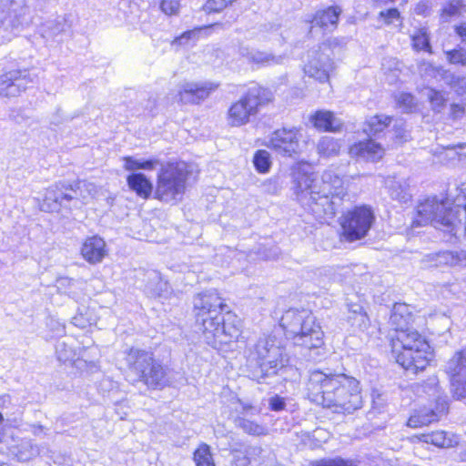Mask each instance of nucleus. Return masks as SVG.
<instances>
[{
    "label": "nucleus",
    "instance_id": "obj_40",
    "mask_svg": "<svg viewBox=\"0 0 466 466\" xmlns=\"http://www.w3.org/2000/svg\"><path fill=\"white\" fill-rule=\"evenodd\" d=\"M412 46L417 51L424 50L431 53L430 40L426 29H420L412 35Z\"/></svg>",
    "mask_w": 466,
    "mask_h": 466
},
{
    "label": "nucleus",
    "instance_id": "obj_28",
    "mask_svg": "<svg viewBox=\"0 0 466 466\" xmlns=\"http://www.w3.org/2000/svg\"><path fill=\"white\" fill-rule=\"evenodd\" d=\"M127 182L128 187L143 198H147L153 190L151 181L142 173L129 175Z\"/></svg>",
    "mask_w": 466,
    "mask_h": 466
},
{
    "label": "nucleus",
    "instance_id": "obj_16",
    "mask_svg": "<svg viewBox=\"0 0 466 466\" xmlns=\"http://www.w3.org/2000/svg\"><path fill=\"white\" fill-rule=\"evenodd\" d=\"M451 389L457 399L466 397V350L457 351L446 363Z\"/></svg>",
    "mask_w": 466,
    "mask_h": 466
},
{
    "label": "nucleus",
    "instance_id": "obj_22",
    "mask_svg": "<svg viewBox=\"0 0 466 466\" xmlns=\"http://www.w3.org/2000/svg\"><path fill=\"white\" fill-rule=\"evenodd\" d=\"M243 410L244 413L235 418V426L246 434L251 436L260 437L267 435L268 430L265 424L258 423V421L248 418V411L253 410L254 408L250 405H245L243 406Z\"/></svg>",
    "mask_w": 466,
    "mask_h": 466
},
{
    "label": "nucleus",
    "instance_id": "obj_7",
    "mask_svg": "<svg viewBox=\"0 0 466 466\" xmlns=\"http://www.w3.org/2000/svg\"><path fill=\"white\" fill-rule=\"evenodd\" d=\"M126 362L131 372L148 388H163L168 382L163 365L150 351L131 348L127 351Z\"/></svg>",
    "mask_w": 466,
    "mask_h": 466
},
{
    "label": "nucleus",
    "instance_id": "obj_14",
    "mask_svg": "<svg viewBox=\"0 0 466 466\" xmlns=\"http://www.w3.org/2000/svg\"><path fill=\"white\" fill-rule=\"evenodd\" d=\"M193 310L196 318L201 320H216L221 314H230L228 306L222 302L215 290L198 294L193 300Z\"/></svg>",
    "mask_w": 466,
    "mask_h": 466
},
{
    "label": "nucleus",
    "instance_id": "obj_52",
    "mask_svg": "<svg viewBox=\"0 0 466 466\" xmlns=\"http://www.w3.org/2000/svg\"><path fill=\"white\" fill-rule=\"evenodd\" d=\"M268 405L271 410H283L286 407L285 399L279 395H275L268 400Z\"/></svg>",
    "mask_w": 466,
    "mask_h": 466
},
{
    "label": "nucleus",
    "instance_id": "obj_20",
    "mask_svg": "<svg viewBox=\"0 0 466 466\" xmlns=\"http://www.w3.org/2000/svg\"><path fill=\"white\" fill-rule=\"evenodd\" d=\"M349 153L352 157L376 162L382 158L385 149L375 140L368 139L353 144L350 147Z\"/></svg>",
    "mask_w": 466,
    "mask_h": 466
},
{
    "label": "nucleus",
    "instance_id": "obj_57",
    "mask_svg": "<svg viewBox=\"0 0 466 466\" xmlns=\"http://www.w3.org/2000/svg\"><path fill=\"white\" fill-rule=\"evenodd\" d=\"M451 112L454 117H460L463 113V108L459 105H452Z\"/></svg>",
    "mask_w": 466,
    "mask_h": 466
},
{
    "label": "nucleus",
    "instance_id": "obj_30",
    "mask_svg": "<svg viewBox=\"0 0 466 466\" xmlns=\"http://www.w3.org/2000/svg\"><path fill=\"white\" fill-rule=\"evenodd\" d=\"M39 453L38 447L31 440H22L15 447V455L20 461H28Z\"/></svg>",
    "mask_w": 466,
    "mask_h": 466
},
{
    "label": "nucleus",
    "instance_id": "obj_59",
    "mask_svg": "<svg viewBox=\"0 0 466 466\" xmlns=\"http://www.w3.org/2000/svg\"><path fill=\"white\" fill-rule=\"evenodd\" d=\"M466 147V145H461V144H459V145H456V146H448L446 148L447 149H450V150H453V149H456V148H460V149H462Z\"/></svg>",
    "mask_w": 466,
    "mask_h": 466
},
{
    "label": "nucleus",
    "instance_id": "obj_58",
    "mask_svg": "<svg viewBox=\"0 0 466 466\" xmlns=\"http://www.w3.org/2000/svg\"><path fill=\"white\" fill-rule=\"evenodd\" d=\"M217 326L218 327L216 328V329H218V327L221 326V329H223V331L226 332V329H230L231 327H233V322H226V321L218 322Z\"/></svg>",
    "mask_w": 466,
    "mask_h": 466
},
{
    "label": "nucleus",
    "instance_id": "obj_5",
    "mask_svg": "<svg viewBox=\"0 0 466 466\" xmlns=\"http://www.w3.org/2000/svg\"><path fill=\"white\" fill-rule=\"evenodd\" d=\"M401 345V350L396 356V361L407 371L417 374L429 365L430 345L414 329L408 326L397 327L392 336Z\"/></svg>",
    "mask_w": 466,
    "mask_h": 466
},
{
    "label": "nucleus",
    "instance_id": "obj_42",
    "mask_svg": "<svg viewBox=\"0 0 466 466\" xmlns=\"http://www.w3.org/2000/svg\"><path fill=\"white\" fill-rule=\"evenodd\" d=\"M412 317L410 307L405 303H396L393 306L390 320H407Z\"/></svg>",
    "mask_w": 466,
    "mask_h": 466
},
{
    "label": "nucleus",
    "instance_id": "obj_17",
    "mask_svg": "<svg viewBox=\"0 0 466 466\" xmlns=\"http://www.w3.org/2000/svg\"><path fill=\"white\" fill-rule=\"evenodd\" d=\"M33 76L27 69H13L0 76V96L15 97L24 92L29 84L35 82Z\"/></svg>",
    "mask_w": 466,
    "mask_h": 466
},
{
    "label": "nucleus",
    "instance_id": "obj_33",
    "mask_svg": "<svg viewBox=\"0 0 466 466\" xmlns=\"http://www.w3.org/2000/svg\"><path fill=\"white\" fill-rule=\"evenodd\" d=\"M193 460L196 466H215L210 447L206 443L200 444L195 451Z\"/></svg>",
    "mask_w": 466,
    "mask_h": 466
},
{
    "label": "nucleus",
    "instance_id": "obj_49",
    "mask_svg": "<svg viewBox=\"0 0 466 466\" xmlns=\"http://www.w3.org/2000/svg\"><path fill=\"white\" fill-rule=\"evenodd\" d=\"M450 85L458 94L466 93V76H452Z\"/></svg>",
    "mask_w": 466,
    "mask_h": 466
},
{
    "label": "nucleus",
    "instance_id": "obj_3",
    "mask_svg": "<svg viewBox=\"0 0 466 466\" xmlns=\"http://www.w3.org/2000/svg\"><path fill=\"white\" fill-rule=\"evenodd\" d=\"M359 381L345 374L310 372L306 390L309 400L336 413H353L361 408Z\"/></svg>",
    "mask_w": 466,
    "mask_h": 466
},
{
    "label": "nucleus",
    "instance_id": "obj_12",
    "mask_svg": "<svg viewBox=\"0 0 466 466\" xmlns=\"http://www.w3.org/2000/svg\"><path fill=\"white\" fill-rule=\"evenodd\" d=\"M30 22L27 0H7L5 9L0 11V28L5 33L3 37L7 40Z\"/></svg>",
    "mask_w": 466,
    "mask_h": 466
},
{
    "label": "nucleus",
    "instance_id": "obj_31",
    "mask_svg": "<svg viewBox=\"0 0 466 466\" xmlns=\"http://www.w3.org/2000/svg\"><path fill=\"white\" fill-rule=\"evenodd\" d=\"M123 161L125 162L124 167L128 171H135L137 169L144 170H153L157 165L159 164L157 159H137L133 157H123Z\"/></svg>",
    "mask_w": 466,
    "mask_h": 466
},
{
    "label": "nucleus",
    "instance_id": "obj_19",
    "mask_svg": "<svg viewBox=\"0 0 466 466\" xmlns=\"http://www.w3.org/2000/svg\"><path fill=\"white\" fill-rule=\"evenodd\" d=\"M218 86L211 83H184L178 90L180 102L195 104L207 98Z\"/></svg>",
    "mask_w": 466,
    "mask_h": 466
},
{
    "label": "nucleus",
    "instance_id": "obj_18",
    "mask_svg": "<svg viewBox=\"0 0 466 466\" xmlns=\"http://www.w3.org/2000/svg\"><path fill=\"white\" fill-rule=\"evenodd\" d=\"M448 410L446 401L437 402L425 406L415 410L408 420V426L411 428L427 426L432 422L438 421L440 418Z\"/></svg>",
    "mask_w": 466,
    "mask_h": 466
},
{
    "label": "nucleus",
    "instance_id": "obj_21",
    "mask_svg": "<svg viewBox=\"0 0 466 466\" xmlns=\"http://www.w3.org/2000/svg\"><path fill=\"white\" fill-rule=\"evenodd\" d=\"M106 253L104 239L97 236L86 238L81 248V255L90 264L100 263Z\"/></svg>",
    "mask_w": 466,
    "mask_h": 466
},
{
    "label": "nucleus",
    "instance_id": "obj_53",
    "mask_svg": "<svg viewBox=\"0 0 466 466\" xmlns=\"http://www.w3.org/2000/svg\"><path fill=\"white\" fill-rule=\"evenodd\" d=\"M48 327L52 332L51 337H60L66 333L65 326L61 322H49Z\"/></svg>",
    "mask_w": 466,
    "mask_h": 466
},
{
    "label": "nucleus",
    "instance_id": "obj_45",
    "mask_svg": "<svg viewBox=\"0 0 466 466\" xmlns=\"http://www.w3.org/2000/svg\"><path fill=\"white\" fill-rule=\"evenodd\" d=\"M393 136L397 143H403L410 138V134L405 128L402 119H395L393 124Z\"/></svg>",
    "mask_w": 466,
    "mask_h": 466
},
{
    "label": "nucleus",
    "instance_id": "obj_50",
    "mask_svg": "<svg viewBox=\"0 0 466 466\" xmlns=\"http://www.w3.org/2000/svg\"><path fill=\"white\" fill-rule=\"evenodd\" d=\"M233 460L231 466H251L248 461L245 451L234 450L232 452Z\"/></svg>",
    "mask_w": 466,
    "mask_h": 466
},
{
    "label": "nucleus",
    "instance_id": "obj_25",
    "mask_svg": "<svg viewBox=\"0 0 466 466\" xmlns=\"http://www.w3.org/2000/svg\"><path fill=\"white\" fill-rule=\"evenodd\" d=\"M313 126L323 131L336 132L342 127V122L330 111L319 110L310 116Z\"/></svg>",
    "mask_w": 466,
    "mask_h": 466
},
{
    "label": "nucleus",
    "instance_id": "obj_46",
    "mask_svg": "<svg viewBox=\"0 0 466 466\" xmlns=\"http://www.w3.org/2000/svg\"><path fill=\"white\" fill-rule=\"evenodd\" d=\"M312 466H356L352 461L340 458L332 460H321L312 463Z\"/></svg>",
    "mask_w": 466,
    "mask_h": 466
},
{
    "label": "nucleus",
    "instance_id": "obj_60",
    "mask_svg": "<svg viewBox=\"0 0 466 466\" xmlns=\"http://www.w3.org/2000/svg\"><path fill=\"white\" fill-rule=\"evenodd\" d=\"M460 459L466 462V448L460 452Z\"/></svg>",
    "mask_w": 466,
    "mask_h": 466
},
{
    "label": "nucleus",
    "instance_id": "obj_11",
    "mask_svg": "<svg viewBox=\"0 0 466 466\" xmlns=\"http://www.w3.org/2000/svg\"><path fill=\"white\" fill-rule=\"evenodd\" d=\"M375 221L373 210L368 206L356 207L340 218L342 234L349 241L365 238Z\"/></svg>",
    "mask_w": 466,
    "mask_h": 466
},
{
    "label": "nucleus",
    "instance_id": "obj_55",
    "mask_svg": "<svg viewBox=\"0 0 466 466\" xmlns=\"http://www.w3.org/2000/svg\"><path fill=\"white\" fill-rule=\"evenodd\" d=\"M321 45H327L329 47V56H331L333 55L332 49L336 46L345 45V42L344 39L330 38Z\"/></svg>",
    "mask_w": 466,
    "mask_h": 466
},
{
    "label": "nucleus",
    "instance_id": "obj_38",
    "mask_svg": "<svg viewBox=\"0 0 466 466\" xmlns=\"http://www.w3.org/2000/svg\"><path fill=\"white\" fill-rule=\"evenodd\" d=\"M396 103L403 113L412 112L417 106L415 97L410 93H400L396 96Z\"/></svg>",
    "mask_w": 466,
    "mask_h": 466
},
{
    "label": "nucleus",
    "instance_id": "obj_61",
    "mask_svg": "<svg viewBox=\"0 0 466 466\" xmlns=\"http://www.w3.org/2000/svg\"><path fill=\"white\" fill-rule=\"evenodd\" d=\"M229 336H230L231 338H238V330L236 329V330H235V334H231V333H230V334H229Z\"/></svg>",
    "mask_w": 466,
    "mask_h": 466
},
{
    "label": "nucleus",
    "instance_id": "obj_4",
    "mask_svg": "<svg viewBox=\"0 0 466 466\" xmlns=\"http://www.w3.org/2000/svg\"><path fill=\"white\" fill-rule=\"evenodd\" d=\"M96 191V186L86 180L74 184L58 182L46 189L40 209L45 212L79 209L94 198Z\"/></svg>",
    "mask_w": 466,
    "mask_h": 466
},
{
    "label": "nucleus",
    "instance_id": "obj_64",
    "mask_svg": "<svg viewBox=\"0 0 466 466\" xmlns=\"http://www.w3.org/2000/svg\"><path fill=\"white\" fill-rule=\"evenodd\" d=\"M3 466H9V465H8V464H6V463H5V464H3Z\"/></svg>",
    "mask_w": 466,
    "mask_h": 466
},
{
    "label": "nucleus",
    "instance_id": "obj_34",
    "mask_svg": "<svg viewBox=\"0 0 466 466\" xmlns=\"http://www.w3.org/2000/svg\"><path fill=\"white\" fill-rule=\"evenodd\" d=\"M465 7L466 5L463 0H451L442 7L441 18L443 22H447L450 18L459 15L461 14V10Z\"/></svg>",
    "mask_w": 466,
    "mask_h": 466
},
{
    "label": "nucleus",
    "instance_id": "obj_39",
    "mask_svg": "<svg viewBox=\"0 0 466 466\" xmlns=\"http://www.w3.org/2000/svg\"><path fill=\"white\" fill-rule=\"evenodd\" d=\"M446 59L450 64L466 66V48L458 46L445 52Z\"/></svg>",
    "mask_w": 466,
    "mask_h": 466
},
{
    "label": "nucleus",
    "instance_id": "obj_6",
    "mask_svg": "<svg viewBox=\"0 0 466 466\" xmlns=\"http://www.w3.org/2000/svg\"><path fill=\"white\" fill-rule=\"evenodd\" d=\"M254 351L259 364L253 372V379L258 383L277 375L289 361L285 349L275 335L260 337L255 344Z\"/></svg>",
    "mask_w": 466,
    "mask_h": 466
},
{
    "label": "nucleus",
    "instance_id": "obj_32",
    "mask_svg": "<svg viewBox=\"0 0 466 466\" xmlns=\"http://www.w3.org/2000/svg\"><path fill=\"white\" fill-rule=\"evenodd\" d=\"M339 149V142L332 137L325 136L318 144V152L324 157L336 156Z\"/></svg>",
    "mask_w": 466,
    "mask_h": 466
},
{
    "label": "nucleus",
    "instance_id": "obj_2",
    "mask_svg": "<svg viewBox=\"0 0 466 466\" xmlns=\"http://www.w3.org/2000/svg\"><path fill=\"white\" fill-rule=\"evenodd\" d=\"M292 177L294 194L300 205L319 220L333 218L347 196L342 178L327 169L318 179L312 167L307 163L296 165Z\"/></svg>",
    "mask_w": 466,
    "mask_h": 466
},
{
    "label": "nucleus",
    "instance_id": "obj_47",
    "mask_svg": "<svg viewBox=\"0 0 466 466\" xmlns=\"http://www.w3.org/2000/svg\"><path fill=\"white\" fill-rule=\"evenodd\" d=\"M161 9L167 15H176L180 7L179 0H162Z\"/></svg>",
    "mask_w": 466,
    "mask_h": 466
},
{
    "label": "nucleus",
    "instance_id": "obj_26",
    "mask_svg": "<svg viewBox=\"0 0 466 466\" xmlns=\"http://www.w3.org/2000/svg\"><path fill=\"white\" fill-rule=\"evenodd\" d=\"M385 187L390 198L400 203H407L411 198L409 186L404 180H397L395 177H389L385 179Z\"/></svg>",
    "mask_w": 466,
    "mask_h": 466
},
{
    "label": "nucleus",
    "instance_id": "obj_10",
    "mask_svg": "<svg viewBox=\"0 0 466 466\" xmlns=\"http://www.w3.org/2000/svg\"><path fill=\"white\" fill-rule=\"evenodd\" d=\"M272 100V95L261 87H252L238 101L233 103L228 112V121L232 127L248 124L256 116L259 107Z\"/></svg>",
    "mask_w": 466,
    "mask_h": 466
},
{
    "label": "nucleus",
    "instance_id": "obj_36",
    "mask_svg": "<svg viewBox=\"0 0 466 466\" xmlns=\"http://www.w3.org/2000/svg\"><path fill=\"white\" fill-rule=\"evenodd\" d=\"M56 354L60 362L66 363L74 360L76 351L66 340H58L56 345Z\"/></svg>",
    "mask_w": 466,
    "mask_h": 466
},
{
    "label": "nucleus",
    "instance_id": "obj_56",
    "mask_svg": "<svg viewBox=\"0 0 466 466\" xmlns=\"http://www.w3.org/2000/svg\"><path fill=\"white\" fill-rule=\"evenodd\" d=\"M456 34L461 38L462 42H466V22L455 26Z\"/></svg>",
    "mask_w": 466,
    "mask_h": 466
},
{
    "label": "nucleus",
    "instance_id": "obj_13",
    "mask_svg": "<svg viewBox=\"0 0 466 466\" xmlns=\"http://www.w3.org/2000/svg\"><path fill=\"white\" fill-rule=\"evenodd\" d=\"M301 137L300 128L283 127L271 133L263 145L278 155L294 157L301 152Z\"/></svg>",
    "mask_w": 466,
    "mask_h": 466
},
{
    "label": "nucleus",
    "instance_id": "obj_43",
    "mask_svg": "<svg viewBox=\"0 0 466 466\" xmlns=\"http://www.w3.org/2000/svg\"><path fill=\"white\" fill-rule=\"evenodd\" d=\"M425 95L430 100L432 109L435 111H441L446 102L444 95L432 88H427L425 90Z\"/></svg>",
    "mask_w": 466,
    "mask_h": 466
},
{
    "label": "nucleus",
    "instance_id": "obj_48",
    "mask_svg": "<svg viewBox=\"0 0 466 466\" xmlns=\"http://www.w3.org/2000/svg\"><path fill=\"white\" fill-rule=\"evenodd\" d=\"M76 280L67 277H62L56 279V288L59 292L69 293Z\"/></svg>",
    "mask_w": 466,
    "mask_h": 466
},
{
    "label": "nucleus",
    "instance_id": "obj_15",
    "mask_svg": "<svg viewBox=\"0 0 466 466\" xmlns=\"http://www.w3.org/2000/svg\"><path fill=\"white\" fill-rule=\"evenodd\" d=\"M333 69L334 63L329 56V47L327 45H320L317 49H312L308 53V61L304 66V72L309 77L319 82H326Z\"/></svg>",
    "mask_w": 466,
    "mask_h": 466
},
{
    "label": "nucleus",
    "instance_id": "obj_37",
    "mask_svg": "<svg viewBox=\"0 0 466 466\" xmlns=\"http://www.w3.org/2000/svg\"><path fill=\"white\" fill-rule=\"evenodd\" d=\"M248 461L251 466H261L264 461V450L258 445H250L244 450Z\"/></svg>",
    "mask_w": 466,
    "mask_h": 466
},
{
    "label": "nucleus",
    "instance_id": "obj_62",
    "mask_svg": "<svg viewBox=\"0 0 466 466\" xmlns=\"http://www.w3.org/2000/svg\"><path fill=\"white\" fill-rule=\"evenodd\" d=\"M277 257H278L277 253H274V255H273V256H271V257H269V258H273V259H275V258H277Z\"/></svg>",
    "mask_w": 466,
    "mask_h": 466
},
{
    "label": "nucleus",
    "instance_id": "obj_1",
    "mask_svg": "<svg viewBox=\"0 0 466 466\" xmlns=\"http://www.w3.org/2000/svg\"><path fill=\"white\" fill-rule=\"evenodd\" d=\"M452 202L430 198L417 206L412 227L432 225L435 228L466 238V188H456ZM423 262L430 267L446 266L458 269L466 268V249L441 250L424 256Z\"/></svg>",
    "mask_w": 466,
    "mask_h": 466
},
{
    "label": "nucleus",
    "instance_id": "obj_51",
    "mask_svg": "<svg viewBox=\"0 0 466 466\" xmlns=\"http://www.w3.org/2000/svg\"><path fill=\"white\" fill-rule=\"evenodd\" d=\"M380 16L382 17L388 25L394 24L395 21H400V12L396 8L381 11Z\"/></svg>",
    "mask_w": 466,
    "mask_h": 466
},
{
    "label": "nucleus",
    "instance_id": "obj_41",
    "mask_svg": "<svg viewBox=\"0 0 466 466\" xmlns=\"http://www.w3.org/2000/svg\"><path fill=\"white\" fill-rule=\"evenodd\" d=\"M167 288V284L163 282L160 278L155 274L151 282L146 285V292L151 297H161Z\"/></svg>",
    "mask_w": 466,
    "mask_h": 466
},
{
    "label": "nucleus",
    "instance_id": "obj_8",
    "mask_svg": "<svg viewBox=\"0 0 466 466\" xmlns=\"http://www.w3.org/2000/svg\"><path fill=\"white\" fill-rule=\"evenodd\" d=\"M187 166L185 162H168L161 165L157 173L155 198L163 202L181 198L186 189Z\"/></svg>",
    "mask_w": 466,
    "mask_h": 466
},
{
    "label": "nucleus",
    "instance_id": "obj_9",
    "mask_svg": "<svg viewBox=\"0 0 466 466\" xmlns=\"http://www.w3.org/2000/svg\"><path fill=\"white\" fill-rule=\"evenodd\" d=\"M276 329L283 332L288 339L293 340L294 344L303 346L310 352L316 351V356L310 355L313 360L323 355L320 349L324 344V333L317 322H279Z\"/></svg>",
    "mask_w": 466,
    "mask_h": 466
},
{
    "label": "nucleus",
    "instance_id": "obj_44",
    "mask_svg": "<svg viewBox=\"0 0 466 466\" xmlns=\"http://www.w3.org/2000/svg\"><path fill=\"white\" fill-rule=\"evenodd\" d=\"M419 70L425 79L437 78L438 76H442L447 73L442 67H436L426 62L420 64Z\"/></svg>",
    "mask_w": 466,
    "mask_h": 466
},
{
    "label": "nucleus",
    "instance_id": "obj_23",
    "mask_svg": "<svg viewBox=\"0 0 466 466\" xmlns=\"http://www.w3.org/2000/svg\"><path fill=\"white\" fill-rule=\"evenodd\" d=\"M341 12L339 6H329L317 11L311 21L312 27L318 26L324 31H333L337 27Z\"/></svg>",
    "mask_w": 466,
    "mask_h": 466
},
{
    "label": "nucleus",
    "instance_id": "obj_27",
    "mask_svg": "<svg viewBox=\"0 0 466 466\" xmlns=\"http://www.w3.org/2000/svg\"><path fill=\"white\" fill-rule=\"evenodd\" d=\"M420 440L429 444L439 448H451L458 444V437L452 433L443 431H437L428 434H423Z\"/></svg>",
    "mask_w": 466,
    "mask_h": 466
},
{
    "label": "nucleus",
    "instance_id": "obj_35",
    "mask_svg": "<svg viewBox=\"0 0 466 466\" xmlns=\"http://www.w3.org/2000/svg\"><path fill=\"white\" fill-rule=\"evenodd\" d=\"M255 168L259 173H268L271 167L270 154L267 150H258L253 157Z\"/></svg>",
    "mask_w": 466,
    "mask_h": 466
},
{
    "label": "nucleus",
    "instance_id": "obj_24",
    "mask_svg": "<svg viewBox=\"0 0 466 466\" xmlns=\"http://www.w3.org/2000/svg\"><path fill=\"white\" fill-rule=\"evenodd\" d=\"M239 54L243 57L247 58L248 61L263 66L279 65L284 60V56H274L269 53L249 49L245 46H241L239 48Z\"/></svg>",
    "mask_w": 466,
    "mask_h": 466
},
{
    "label": "nucleus",
    "instance_id": "obj_29",
    "mask_svg": "<svg viewBox=\"0 0 466 466\" xmlns=\"http://www.w3.org/2000/svg\"><path fill=\"white\" fill-rule=\"evenodd\" d=\"M392 118L386 115H375L369 117L363 128L368 136H377L390 126Z\"/></svg>",
    "mask_w": 466,
    "mask_h": 466
},
{
    "label": "nucleus",
    "instance_id": "obj_63",
    "mask_svg": "<svg viewBox=\"0 0 466 466\" xmlns=\"http://www.w3.org/2000/svg\"><path fill=\"white\" fill-rule=\"evenodd\" d=\"M4 420V417L2 415V413L0 412V423Z\"/></svg>",
    "mask_w": 466,
    "mask_h": 466
},
{
    "label": "nucleus",
    "instance_id": "obj_54",
    "mask_svg": "<svg viewBox=\"0 0 466 466\" xmlns=\"http://www.w3.org/2000/svg\"><path fill=\"white\" fill-rule=\"evenodd\" d=\"M198 35L197 30H189L185 33H183L180 36L177 37L174 40V43L178 45H185L187 44L190 39L195 38Z\"/></svg>",
    "mask_w": 466,
    "mask_h": 466
}]
</instances>
